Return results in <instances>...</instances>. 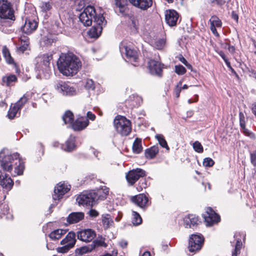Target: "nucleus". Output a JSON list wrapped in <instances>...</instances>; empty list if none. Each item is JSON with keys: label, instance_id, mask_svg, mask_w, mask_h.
I'll list each match as a JSON object with an SVG mask.
<instances>
[{"label": "nucleus", "instance_id": "nucleus-40", "mask_svg": "<svg viewBox=\"0 0 256 256\" xmlns=\"http://www.w3.org/2000/svg\"><path fill=\"white\" fill-rule=\"evenodd\" d=\"M156 138L160 144L162 148H166L167 150H169V147L163 135L158 134L156 136Z\"/></svg>", "mask_w": 256, "mask_h": 256}, {"label": "nucleus", "instance_id": "nucleus-64", "mask_svg": "<svg viewBox=\"0 0 256 256\" xmlns=\"http://www.w3.org/2000/svg\"><path fill=\"white\" fill-rule=\"evenodd\" d=\"M232 18L234 20H236V22L238 21V16L236 14H234V12L232 14Z\"/></svg>", "mask_w": 256, "mask_h": 256}, {"label": "nucleus", "instance_id": "nucleus-8", "mask_svg": "<svg viewBox=\"0 0 256 256\" xmlns=\"http://www.w3.org/2000/svg\"><path fill=\"white\" fill-rule=\"evenodd\" d=\"M204 238L200 234H192L190 236L188 249L191 252L199 251L202 248Z\"/></svg>", "mask_w": 256, "mask_h": 256}, {"label": "nucleus", "instance_id": "nucleus-30", "mask_svg": "<svg viewBox=\"0 0 256 256\" xmlns=\"http://www.w3.org/2000/svg\"><path fill=\"white\" fill-rule=\"evenodd\" d=\"M240 124L242 128V132L246 136L252 140L256 138L255 134L246 128L245 120H240Z\"/></svg>", "mask_w": 256, "mask_h": 256}, {"label": "nucleus", "instance_id": "nucleus-24", "mask_svg": "<svg viewBox=\"0 0 256 256\" xmlns=\"http://www.w3.org/2000/svg\"><path fill=\"white\" fill-rule=\"evenodd\" d=\"M76 242V234L74 232H68L66 238L60 242V244L62 245H66L72 248L74 246Z\"/></svg>", "mask_w": 256, "mask_h": 256}, {"label": "nucleus", "instance_id": "nucleus-56", "mask_svg": "<svg viewBox=\"0 0 256 256\" xmlns=\"http://www.w3.org/2000/svg\"><path fill=\"white\" fill-rule=\"evenodd\" d=\"M250 162L252 164L256 166V150L252 152L250 154Z\"/></svg>", "mask_w": 256, "mask_h": 256}, {"label": "nucleus", "instance_id": "nucleus-55", "mask_svg": "<svg viewBox=\"0 0 256 256\" xmlns=\"http://www.w3.org/2000/svg\"><path fill=\"white\" fill-rule=\"evenodd\" d=\"M77 6L76 10H80L84 7V2L82 0H70Z\"/></svg>", "mask_w": 256, "mask_h": 256}, {"label": "nucleus", "instance_id": "nucleus-31", "mask_svg": "<svg viewBox=\"0 0 256 256\" xmlns=\"http://www.w3.org/2000/svg\"><path fill=\"white\" fill-rule=\"evenodd\" d=\"M158 148L156 146H153L146 150V157L149 159H152L156 157V154H158Z\"/></svg>", "mask_w": 256, "mask_h": 256}, {"label": "nucleus", "instance_id": "nucleus-23", "mask_svg": "<svg viewBox=\"0 0 256 256\" xmlns=\"http://www.w3.org/2000/svg\"><path fill=\"white\" fill-rule=\"evenodd\" d=\"M184 222L186 228H192L198 224V218L194 214H188L184 218Z\"/></svg>", "mask_w": 256, "mask_h": 256}, {"label": "nucleus", "instance_id": "nucleus-57", "mask_svg": "<svg viewBox=\"0 0 256 256\" xmlns=\"http://www.w3.org/2000/svg\"><path fill=\"white\" fill-rule=\"evenodd\" d=\"M86 87L88 90H94L95 86L94 81L90 79L88 80L86 84Z\"/></svg>", "mask_w": 256, "mask_h": 256}, {"label": "nucleus", "instance_id": "nucleus-19", "mask_svg": "<svg viewBox=\"0 0 256 256\" xmlns=\"http://www.w3.org/2000/svg\"><path fill=\"white\" fill-rule=\"evenodd\" d=\"M130 200L135 204L143 208L148 206V198L144 194H141L130 198Z\"/></svg>", "mask_w": 256, "mask_h": 256}, {"label": "nucleus", "instance_id": "nucleus-13", "mask_svg": "<svg viewBox=\"0 0 256 256\" xmlns=\"http://www.w3.org/2000/svg\"><path fill=\"white\" fill-rule=\"evenodd\" d=\"M78 238L86 242H92L96 237V233L92 229H84L77 232Z\"/></svg>", "mask_w": 256, "mask_h": 256}, {"label": "nucleus", "instance_id": "nucleus-6", "mask_svg": "<svg viewBox=\"0 0 256 256\" xmlns=\"http://www.w3.org/2000/svg\"><path fill=\"white\" fill-rule=\"evenodd\" d=\"M0 18L14 20V11L12 5L8 0H0Z\"/></svg>", "mask_w": 256, "mask_h": 256}, {"label": "nucleus", "instance_id": "nucleus-44", "mask_svg": "<svg viewBox=\"0 0 256 256\" xmlns=\"http://www.w3.org/2000/svg\"><path fill=\"white\" fill-rule=\"evenodd\" d=\"M174 72L178 75H183L186 72V68L182 65H176L174 66Z\"/></svg>", "mask_w": 256, "mask_h": 256}, {"label": "nucleus", "instance_id": "nucleus-53", "mask_svg": "<svg viewBox=\"0 0 256 256\" xmlns=\"http://www.w3.org/2000/svg\"><path fill=\"white\" fill-rule=\"evenodd\" d=\"M182 82L180 81L174 89V94L177 98L180 97V93L182 90Z\"/></svg>", "mask_w": 256, "mask_h": 256}, {"label": "nucleus", "instance_id": "nucleus-11", "mask_svg": "<svg viewBox=\"0 0 256 256\" xmlns=\"http://www.w3.org/2000/svg\"><path fill=\"white\" fill-rule=\"evenodd\" d=\"M146 176V173L144 170L140 168L130 170L126 176V180L129 184L133 185L140 178Z\"/></svg>", "mask_w": 256, "mask_h": 256}, {"label": "nucleus", "instance_id": "nucleus-2", "mask_svg": "<svg viewBox=\"0 0 256 256\" xmlns=\"http://www.w3.org/2000/svg\"><path fill=\"white\" fill-rule=\"evenodd\" d=\"M57 66L63 75L72 76L79 71L82 62L80 58L73 54H62L57 62Z\"/></svg>", "mask_w": 256, "mask_h": 256}, {"label": "nucleus", "instance_id": "nucleus-28", "mask_svg": "<svg viewBox=\"0 0 256 256\" xmlns=\"http://www.w3.org/2000/svg\"><path fill=\"white\" fill-rule=\"evenodd\" d=\"M75 141V136H70L66 143L62 145V149L66 152L72 151L76 148Z\"/></svg>", "mask_w": 256, "mask_h": 256}, {"label": "nucleus", "instance_id": "nucleus-51", "mask_svg": "<svg viewBox=\"0 0 256 256\" xmlns=\"http://www.w3.org/2000/svg\"><path fill=\"white\" fill-rule=\"evenodd\" d=\"M12 216L9 212V209L8 206H6V208H4L2 212L0 214V217L2 218H8L11 217Z\"/></svg>", "mask_w": 256, "mask_h": 256}, {"label": "nucleus", "instance_id": "nucleus-26", "mask_svg": "<svg viewBox=\"0 0 256 256\" xmlns=\"http://www.w3.org/2000/svg\"><path fill=\"white\" fill-rule=\"evenodd\" d=\"M29 45V38L26 36H21L18 43V51L24 52L26 50Z\"/></svg>", "mask_w": 256, "mask_h": 256}, {"label": "nucleus", "instance_id": "nucleus-41", "mask_svg": "<svg viewBox=\"0 0 256 256\" xmlns=\"http://www.w3.org/2000/svg\"><path fill=\"white\" fill-rule=\"evenodd\" d=\"M93 250L92 246H84L77 249L76 252L80 255L89 253Z\"/></svg>", "mask_w": 256, "mask_h": 256}, {"label": "nucleus", "instance_id": "nucleus-5", "mask_svg": "<svg viewBox=\"0 0 256 256\" xmlns=\"http://www.w3.org/2000/svg\"><path fill=\"white\" fill-rule=\"evenodd\" d=\"M114 126L116 132L122 136H128L131 132V122L124 116H116L114 120Z\"/></svg>", "mask_w": 256, "mask_h": 256}, {"label": "nucleus", "instance_id": "nucleus-52", "mask_svg": "<svg viewBox=\"0 0 256 256\" xmlns=\"http://www.w3.org/2000/svg\"><path fill=\"white\" fill-rule=\"evenodd\" d=\"M140 98L138 96H132L130 97V100H128L126 101V102H130V101H132V106H138V104H136V102L140 101Z\"/></svg>", "mask_w": 256, "mask_h": 256}, {"label": "nucleus", "instance_id": "nucleus-25", "mask_svg": "<svg viewBox=\"0 0 256 256\" xmlns=\"http://www.w3.org/2000/svg\"><path fill=\"white\" fill-rule=\"evenodd\" d=\"M106 24H101L96 23V25L92 26L88 31V36L92 38H98L101 34L103 26H104Z\"/></svg>", "mask_w": 256, "mask_h": 256}, {"label": "nucleus", "instance_id": "nucleus-29", "mask_svg": "<svg viewBox=\"0 0 256 256\" xmlns=\"http://www.w3.org/2000/svg\"><path fill=\"white\" fill-rule=\"evenodd\" d=\"M66 232V230L57 229L50 232L48 236L52 240H58L60 239L64 235Z\"/></svg>", "mask_w": 256, "mask_h": 256}, {"label": "nucleus", "instance_id": "nucleus-45", "mask_svg": "<svg viewBox=\"0 0 256 256\" xmlns=\"http://www.w3.org/2000/svg\"><path fill=\"white\" fill-rule=\"evenodd\" d=\"M166 40L164 38H161L155 42L154 46L158 50L162 49L166 45Z\"/></svg>", "mask_w": 256, "mask_h": 256}, {"label": "nucleus", "instance_id": "nucleus-17", "mask_svg": "<svg viewBox=\"0 0 256 256\" xmlns=\"http://www.w3.org/2000/svg\"><path fill=\"white\" fill-rule=\"evenodd\" d=\"M56 89L63 95L71 96L76 94V90L65 82H58L56 85Z\"/></svg>", "mask_w": 256, "mask_h": 256}, {"label": "nucleus", "instance_id": "nucleus-22", "mask_svg": "<svg viewBox=\"0 0 256 256\" xmlns=\"http://www.w3.org/2000/svg\"><path fill=\"white\" fill-rule=\"evenodd\" d=\"M89 124L88 120L86 118H78L72 124L74 130H81L85 128Z\"/></svg>", "mask_w": 256, "mask_h": 256}, {"label": "nucleus", "instance_id": "nucleus-54", "mask_svg": "<svg viewBox=\"0 0 256 256\" xmlns=\"http://www.w3.org/2000/svg\"><path fill=\"white\" fill-rule=\"evenodd\" d=\"M63 246L58 247L56 248V250L58 252L60 253H66L67 252L70 248V246H68L66 245H63Z\"/></svg>", "mask_w": 256, "mask_h": 256}, {"label": "nucleus", "instance_id": "nucleus-60", "mask_svg": "<svg viewBox=\"0 0 256 256\" xmlns=\"http://www.w3.org/2000/svg\"><path fill=\"white\" fill-rule=\"evenodd\" d=\"M87 116L89 119H90L92 120H94V119L96 118L95 115L94 114H92V112H88L87 113Z\"/></svg>", "mask_w": 256, "mask_h": 256}, {"label": "nucleus", "instance_id": "nucleus-38", "mask_svg": "<svg viewBox=\"0 0 256 256\" xmlns=\"http://www.w3.org/2000/svg\"><path fill=\"white\" fill-rule=\"evenodd\" d=\"M132 222L134 226L140 225L142 222V218L135 211L132 212Z\"/></svg>", "mask_w": 256, "mask_h": 256}, {"label": "nucleus", "instance_id": "nucleus-49", "mask_svg": "<svg viewBox=\"0 0 256 256\" xmlns=\"http://www.w3.org/2000/svg\"><path fill=\"white\" fill-rule=\"evenodd\" d=\"M193 148L196 152L198 153H202L204 151V148L202 144L198 141L194 142Z\"/></svg>", "mask_w": 256, "mask_h": 256}, {"label": "nucleus", "instance_id": "nucleus-1", "mask_svg": "<svg viewBox=\"0 0 256 256\" xmlns=\"http://www.w3.org/2000/svg\"><path fill=\"white\" fill-rule=\"evenodd\" d=\"M0 162L2 168L12 172L15 176L23 174L24 170V162L17 153L10 154L7 149H4L0 152Z\"/></svg>", "mask_w": 256, "mask_h": 256}, {"label": "nucleus", "instance_id": "nucleus-18", "mask_svg": "<svg viewBox=\"0 0 256 256\" xmlns=\"http://www.w3.org/2000/svg\"><path fill=\"white\" fill-rule=\"evenodd\" d=\"M94 198L90 193H83L76 198V201L80 205L90 206H92Z\"/></svg>", "mask_w": 256, "mask_h": 256}, {"label": "nucleus", "instance_id": "nucleus-39", "mask_svg": "<svg viewBox=\"0 0 256 256\" xmlns=\"http://www.w3.org/2000/svg\"><path fill=\"white\" fill-rule=\"evenodd\" d=\"M2 54L6 62L9 64H14V60L11 56L10 51L6 48H4L2 50Z\"/></svg>", "mask_w": 256, "mask_h": 256}, {"label": "nucleus", "instance_id": "nucleus-59", "mask_svg": "<svg viewBox=\"0 0 256 256\" xmlns=\"http://www.w3.org/2000/svg\"><path fill=\"white\" fill-rule=\"evenodd\" d=\"M89 215L92 217H96L98 215V212L95 210H90Z\"/></svg>", "mask_w": 256, "mask_h": 256}, {"label": "nucleus", "instance_id": "nucleus-58", "mask_svg": "<svg viewBox=\"0 0 256 256\" xmlns=\"http://www.w3.org/2000/svg\"><path fill=\"white\" fill-rule=\"evenodd\" d=\"M212 3L218 6H222L224 4L225 1L224 0H212Z\"/></svg>", "mask_w": 256, "mask_h": 256}, {"label": "nucleus", "instance_id": "nucleus-32", "mask_svg": "<svg viewBox=\"0 0 256 256\" xmlns=\"http://www.w3.org/2000/svg\"><path fill=\"white\" fill-rule=\"evenodd\" d=\"M17 78L14 74H10L4 76L2 78V84L6 86H11L16 82Z\"/></svg>", "mask_w": 256, "mask_h": 256}, {"label": "nucleus", "instance_id": "nucleus-21", "mask_svg": "<svg viewBox=\"0 0 256 256\" xmlns=\"http://www.w3.org/2000/svg\"><path fill=\"white\" fill-rule=\"evenodd\" d=\"M210 29L212 34L216 36H220L216 30V28H221L222 26V20L216 16H212L209 20Z\"/></svg>", "mask_w": 256, "mask_h": 256}, {"label": "nucleus", "instance_id": "nucleus-63", "mask_svg": "<svg viewBox=\"0 0 256 256\" xmlns=\"http://www.w3.org/2000/svg\"><path fill=\"white\" fill-rule=\"evenodd\" d=\"M218 54L224 60V61L225 60H227V58H226L225 54H224V52L222 51L218 52Z\"/></svg>", "mask_w": 256, "mask_h": 256}, {"label": "nucleus", "instance_id": "nucleus-3", "mask_svg": "<svg viewBox=\"0 0 256 256\" xmlns=\"http://www.w3.org/2000/svg\"><path fill=\"white\" fill-rule=\"evenodd\" d=\"M80 21L84 26H90L94 21L96 24H104L106 23L103 16L102 10H96L91 6H86L79 16Z\"/></svg>", "mask_w": 256, "mask_h": 256}, {"label": "nucleus", "instance_id": "nucleus-36", "mask_svg": "<svg viewBox=\"0 0 256 256\" xmlns=\"http://www.w3.org/2000/svg\"><path fill=\"white\" fill-rule=\"evenodd\" d=\"M142 139L136 138L132 146V150L135 154H140L142 152Z\"/></svg>", "mask_w": 256, "mask_h": 256}, {"label": "nucleus", "instance_id": "nucleus-37", "mask_svg": "<svg viewBox=\"0 0 256 256\" xmlns=\"http://www.w3.org/2000/svg\"><path fill=\"white\" fill-rule=\"evenodd\" d=\"M92 246L93 249H94L96 247L98 246H103L106 248L108 245L105 242V238L101 236L98 237L97 239L94 240Z\"/></svg>", "mask_w": 256, "mask_h": 256}, {"label": "nucleus", "instance_id": "nucleus-47", "mask_svg": "<svg viewBox=\"0 0 256 256\" xmlns=\"http://www.w3.org/2000/svg\"><path fill=\"white\" fill-rule=\"evenodd\" d=\"M242 244L240 240H237L234 250L232 253V256H238V255L240 254Z\"/></svg>", "mask_w": 256, "mask_h": 256}, {"label": "nucleus", "instance_id": "nucleus-14", "mask_svg": "<svg viewBox=\"0 0 256 256\" xmlns=\"http://www.w3.org/2000/svg\"><path fill=\"white\" fill-rule=\"evenodd\" d=\"M204 218L207 226H212L220 220V216L211 208H208L204 214Z\"/></svg>", "mask_w": 256, "mask_h": 256}, {"label": "nucleus", "instance_id": "nucleus-43", "mask_svg": "<svg viewBox=\"0 0 256 256\" xmlns=\"http://www.w3.org/2000/svg\"><path fill=\"white\" fill-rule=\"evenodd\" d=\"M148 186V181L146 179H142L138 183L136 189L138 192H141L144 188H146Z\"/></svg>", "mask_w": 256, "mask_h": 256}, {"label": "nucleus", "instance_id": "nucleus-4", "mask_svg": "<svg viewBox=\"0 0 256 256\" xmlns=\"http://www.w3.org/2000/svg\"><path fill=\"white\" fill-rule=\"evenodd\" d=\"M132 4L142 10H146L152 6V0H128ZM115 8L124 14L128 8V0H114Z\"/></svg>", "mask_w": 256, "mask_h": 256}, {"label": "nucleus", "instance_id": "nucleus-12", "mask_svg": "<svg viewBox=\"0 0 256 256\" xmlns=\"http://www.w3.org/2000/svg\"><path fill=\"white\" fill-rule=\"evenodd\" d=\"M70 189V186L64 182H60L55 187L54 194L52 196L53 199L59 200L62 196L67 193Z\"/></svg>", "mask_w": 256, "mask_h": 256}, {"label": "nucleus", "instance_id": "nucleus-27", "mask_svg": "<svg viewBox=\"0 0 256 256\" xmlns=\"http://www.w3.org/2000/svg\"><path fill=\"white\" fill-rule=\"evenodd\" d=\"M84 214L82 212H72L67 218V221L70 224H75L79 222L84 218Z\"/></svg>", "mask_w": 256, "mask_h": 256}, {"label": "nucleus", "instance_id": "nucleus-20", "mask_svg": "<svg viewBox=\"0 0 256 256\" xmlns=\"http://www.w3.org/2000/svg\"><path fill=\"white\" fill-rule=\"evenodd\" d=\"M0 184L8 190H11L14 185V182L10 177L1 170H0Z\"/></svg>", "mask_w": 256, "mask_h": 256}, {"label": "nucleus", "instance_id": "nucleus-61", "mask_svg": "<svg viewBox=\"0 0 256 256\" xmlns=\"http://www.w3.org/2000/svg\"><path fill=\"white\" fill-rule=\"evenodd\" d=\"M179 60L182 63L184 64L185 66L186 64L188 62H187V60H186V59L182 56H180V58H179Z\"/></svg>", "mask_w": 256, "mask_h": 256}, {"label": "nucleus", "instance_id": "nucleus-34", "mask_svg": "<svg viewBox=\"0 0 256 256\" xmlns=\"http://www.w3.org/2000/svg\"><path fill=\"white\" fill-rule=\"evenodd\" d=\"M102 222L104 228L108 229L113 224V220L110 214H105L102 216Z\"/></svg>", "mask_w": 256, "mask_h": 256}, {"label": "nucleus", "instance_id": "nucleus-46", "mask_svg": "<svg viewBox=\"0 0 256 256\" xmlns=\"http://www.w3.org/2000/svg\"><path fill=\"white\" fill-rule=\"evenodd\" d=\"M109 188L106 186L102 187L101 190H99L98 194H100V198H102V199L105 198L106 196L108 194Z\"/></svg>", "mask_w": 256, "mask_h": 256}, {"label": "nucleus", "instance_id": "nucleus-35", "mask_svg": "<svg viewBox=\"0 0 256 256\" xmlns=\"http://www.w3.org/2000/svg\"><path fill=\"white\" fill-rule=\"evenodd\" d=\"M20 108L18 106H17L15 104L11 105L10 108L8 112V116L10 119H13L16 116L17 114L20 111Z\"/></svg>", "mask_w": 256, "mask_h": 256}, {"label": "nucleus", "instance_id": "nucleus-33", "mask_svg": "<svg viewBox=\"0 0 256 256\" xmlns=\"http://www.w3.org/2000/svg\"><path fill=\"white\" fill-rule=\"evenodd\" d=\"M62 120L66 124H70L72 126L74 123V116L72 112L68 110L64 114Z\"/></svg>", "mask_w": 256, "mask_h": 256}, {"label": "nucleus", "instance_id": "nucleus-50", "mask_svg": "<svg viewBox=\"0 0 256 256\" xmlns=\"http://www.w3.org/2000/svg\"><path fill=\"white\" fill-rule=\"evenodd\" d=\"M214 164V162L210 158H206L204 160L203 166L205 167H212Z\"/></svg>", "mask_w": 256, "mask_h": 256}, {"label": "nucleus", "instance_id": "nucleus-62", "mask_svg": "<svg viewBox=\"0 0 256 256\" xmlns=\"http://www.w3.org/2000/svg\"><path fill=\"white\" fill-rule=\"evenodd\" d=\"M46 248L48 250H54V248L52 243H48L46 244Z\"/></svg>", "mask_w": 256, "mask_h": 256}, {"label": "nucleus", "instance_id": "nucleus-16", "mask_svg": "<svg viewBox=\"0 0 256 256\" xmlns=\"http://www.w3.org/2000/svg\"><path fill=\"white\" fill-rule=\"evenodd\" d=\"M178 13L174 10H166L165 12V20L166 24L170 26H176L179 20Z\"/></svg>", "mask_w": 256, "mask_h": 256}, {"label": "nucleus", "instance_id": "nucleus-48", "mask_svg": "<svg viewBox=\"0 0 256 256\" xmlns=\"http://www.w3.org/2000/svg\"><path fill=\"white\" fill-rule=\"evenodd\" d=\"M42 10L46 12L52 8V4L50 2H42L40 6Z\"/></svg>", "mask_w": 256, "mask_h": 256}, {"label": "nucleus", "instance_id": "nucleus-7", "mask_svg": "<svg viewBox=\"0 0 256 256\" xmlns=\"http://www.w3.org/2000/svg\"><path fill=\"white\" fill-rule=\"evenodd\" d=\"M52 59L51 54H46L36 58V68L39 72H47L50 68V61Z\"/></svg>", "mask_w": 256, "mask_h": 256}, {"label": "nucleus", "instance_id": "nucleus-42", "mask_svg": "<svg viewBox=\"0 0 256 256\" xmlns=\"http://www.w3.org/2000/svg\"><path fill=\"white\" fill-rule=\"evenodd\" d=\"M30 96V94L28 93H26L24 94L22 98L15 104L18 106L20 108L22 107V106L27 102L28 100L29 99Z\"/></svg>", "mask_w": 256, "mask_h": 256}, {"label": "nucleus", "instance_id": "nucleus-10", "mask_svg": "<svg viewBox=\"0 0 256 256\" xmlns=\"http://www.w3.org/2000/svg\"><path fill=\"white\" fill-rule=\"evenodd\" d=\"M37 19L36 16L34 15L26 17L24 24L22 27V32L28 34L35 31L38 26Z\"/></svg>", "mask_w": 256, "mask_h": 256}, {"label": "nucleus", "instance_id": "nucleus-15", "mask_svg": "<svg viewBox=\"0 0 256 256\" xmlns=\"http://www.w3.org/2000/svg\"><path fill=\"white\" fill-rule=\"evenodd\" d=\"M148 68L151 74L160 77L162 76L164 64L161 62L150 60L148 62Z\"/></svg>", "mask_w": 256, "mask_h": 256}, {"label": "nucleus", "instance_id": "nucleus-9", "mask_svg": "<svg viewBox=\"0 0 256 256\" xmlns=\"http://www.w3.org/2000/svg\"><path fill=\"white\" fill-rule=\"evenodd\" d=\"M120 48L122 50L124 49L126 58L134 66H138L139 65V52L130 46L122 45Z\"/></svg>", "mask_w": 256, "mask_h": 256}]
</instances>
